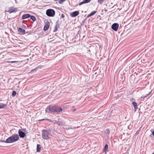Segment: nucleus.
<instances>
[{
    "instance_id": "nucleus-1",
    "label": "nucleus",
    "mask_w": 154,
    "mask_h": 154,
    "mask_svg": "<svg viewBox=\"0 0 154 154\" xmlns=\"http://www.w3.org/2000/svg\"><path fill=\"white\" fill-rule=\"evenodd\" d=\"M19 137L17 134H14L6 140L7 143H12L17 141Z\"/></svg>"
},
{
    "instance_id": "nucleus-2",
    "label": "nucleus",
    "mask_w": 154,
    "mask_h": 154,
    "mask_svg": "<svg viewBox=\"0 0 154 154\" xmlns=\"http://www.w3.org/2000/svg\"><path fill=\"white\" fill-rule=\"evenodd\" d=\"M51 131V130H49L44 129L42 131V136L43 139L48 140L49 138V132Z\"/></svg>"
},
{
    "instance_id": "nucleus-3",
    "label": "nucleus",
    "mask_w": 154,
    "mask_h": 154,
    "mask_svg": "<svg viewBox=\"0 0 154 154\" xmlns=\"http://www.w3.org/2000/svg\"><path fill=\"white\" fill-rule=\"evenodd\" d=\"M55 105H49L45 109V111L46 113H50L54 112Z\"/></svg>"
},
{
    "instance_id": "nucleus-4",
    "label": "nucleus",
    "mask_w": 154,
    "mask_h": 154,
    "mask_svg": "<svg viewBox=\"0 0 154 154\" xmlns=\"http://www.w3.org/2000/svg\"><path fill=\"white\" fill-rule=\"evenodd\" d=\"M46 14L48 17H53L55 15V11L53 9H49L46 10Z\"/></svg>"
},
{
    "instance_id": "nucleus-5",
    "label": "nucleus",
    "mask_w": 154,
    "mask_h": 154,
    "mask_svg": "<svg viewBox=\"0 0 154 154\" xmlns=\"http://www.w3.org/2000/svg\"><path fill=\"white\" fill-rule=\"evenodd\" d=\"M119 26V24L117 23H114L111 26L112 29L115 31H117L118 30Z\"/></svg>"
},
{
    "instance_id": "nucleus-6",
    "label": "nucleus",
    "mask_w": 154,
    "mask_h": 154,
    "mask_svg": "<svg viewBox=\"0 0 154 154\" xmlns=\"http://www.w3.org/2000/svg\"><path fill=\"white\" fill-rule=\"evenodd\" d=\"M55 110L54 112L56 113H59L62 111V108L60 107L55 105Z\"/></svg>"
},
{
    "instance_id": "nucleus-7",
    "label": "nucleus",
    "mask_w": 154,
    "mask_h": 154,
    "mask_svg": "<svg viewBox=\"0 0 154 154\" xmlns=\"http://www.w3.org/2000/svg\"><path fill=\"white\" fill-rule=\"evenodd\" d=\"M9 11H8L10 13L13 12H16L17 11V8H14L13 7H11L9 8Z\"/></svg>"
},
{
    "instance_id": "nucleus-8",
    "label": "nucleus",
    "mask_w": 154,
    "mask_h": 154,
    "mask_svg": "<svg viewBox=\"0 0 154 154\" xmlns=\"http://www.w3.org/2000/svg\"><path fill=\"white\" fill-rule=\"evenodd\" d=\"M18 133L19 134V136L21 138L24 137L26 135L25 133L21 131L20 129H19L18 130Z\"/></svg>"
},
{
    "instance_id": "nucleus-9",
    "label": "nucleus",
    "mask_w": 154,
    "mask_h": 154,
    "mask_svg": "<svg viewBox=\"0 0 154 154\" xmlns=\"http://www.w3.org/2000/svg\"><path fill=\"white\" fill-rule=\"evenodd\" d=\"M56 124L59 125L63 126L65 124L63 121L61 119H59L58 121L56 122Z\"/></svg>"
},
{
    "instance_id": "nucleus-10",
    "label": "nucleus",
    "mask_w": 154,
    "mask_h": 154,
    "mask_svg": "<svg viewBox=\"0 0 154 154\" xmlns=\"http://www.w3.org/2000/svg\"><path fill=\"white\" fill-rule=\"evenodd\" d=\"M79 14L78 11H75L72 13L70 14V16L72 17H75L78 15Z\"/></svg>"
},
{
    "instance_id": "nucleus-11",
    "label": "nucleus",
    "mask_w": 154,
    "mask_h": 154,
    "mask_svg": "<svg viewBox=\"0 0 154 154\" xmlns=\"http://www.w3.org/2000/svg\"><path fill=\"white\" fill-rule=\"evenodd\" d=\"M30 15L29 14H26L23 15L22 16V19H25L30 17Z\"/></svg>"
},
{
    "instance_id": "nucleus-12",
    "label": "nucleus",
    "mask_w": 154,
    "mask_h": 154,
    "mask_svg": "<svg viewBox=\"0 0 154 154\" xmlns=\"http://www.w3.org/2000/svg\"><path fill=\"white\" fill-rule=\"evenodd\" d=\"M59 27V26L58 23V22L57 21L56 22V25L54 27V29L53 31V32H56L58 30V29Z\"/></svg>"
},
{
    "instance_id": "nucleus-13",
    "label": "nucleus",
    "mask_w": 154,
    "mask_h": 154,
    "mask_svg": "<svg viewBox=\"0 0 154 154\" xmlns=\"http://www.w3.org/2000/svg\"><path fill=\"white\" fill-rule=\"evenodd\" d=\"M97 11H93L91 13L89 14L86 17V19L88 17L94 15L95 14L97 13Z\"/></svg>"
},
{
    "instance_id": "nucleus-14",
    "label": "nucleus",
    "mask_w": 154,
    "mask_h": 154,
    "mask_svg": "<svg viewBox=\"0 0 154 154\" xmlns=\"http://www.w3.org/2000/svg\"><path fill=\"white\" fill-rule=\"evenodd\" d=\"M49 27V22H48L47 23H46L44 28V30L45 31H46L48 30Z\"/></svg>"
},
{
    "instance_id": "nucleus-15",
    "label": "nucleus",
    "mask_w": 154,
    "mask_h": 154,
    "mask_svg": "<svg viewBox=\"0 0 154 154\" xmlns=\"http://www.w3.org/2000/svg\"><path fill=\"white\" fill-rule=\"evenodd\" d=\"M41 150V146L40 144H37L36 147V151L37 152H40Z\"/></svg>"
},
{
    "instance_id": "nucleus-16",
    "label": "nucleus",
    "mask_w": 154,
    "mask_h": 154,
    "mask_svg": "<svg viewBox=\"0 0 154 154\" xmlns=\"http://www.w3.org/2000/svg\"><path fill=\"white\" fill-rule=\"evenodd\" d=\"M18 32H21L22 34H23L25 32V30L24 29L19 27L18 28Z\"/></svg>"
},
{
    "instance_id": "nucleus-17",
    "label": "nucleus",
    "mask_w": 154,
    "mask_h": 154,
    "mask_svg": "<svg viewBox=\"0 0 154 154\" xmlns=\"http://www.w3.org/2000/svg\"><path fill=\"white\" fill-rule=\"evenodd\" d=\"M132 104L134 107L135 111H136L138 108L137 104L135 102H133Z\"/></svg>"
},
{
    "instance_id": "nucleus-18",
    "label": "nucleus",
    "mask_w": 154,
    "mask_h": 154,
    "mask_svg": "<svg viewBox=\"0 0 154 154\" xmlns=\"http://www.w3.org/2000/svg\"><path fill=\"white\" fill-rule=\"evenodd\" d=\"M109 132H110L109 130V129H106L105 130V131L104 132L105 134L108 136V135L109 134Z\"/></svg>"
},
{
    "instance_id": "nucleus-19",
    "label": "nucleus",
    "mask_w": 154,
    "mask_h": 154,
    "mask_svg": "<svg viewBox=\"0 0 154 154\" xmlns=\"http://www.w3.org/2000/svg\"><path fill=\"white\" fill-rule=\"evenodd\" d=\"M108 144H106L105 145L104 149L103 150V151L104 152H106L107 151V149L108 148Z\"/></svg>"
},
{
    "instance_id": "nucleus-20",
    "label": "nucleus",
    "mask_w": 154,
    "mask_h": 154,
    "mask_svg": "<svg viewBox=\"0 0 154 154\" xmlns=\"http://www.w3.org/2000/svg\"><path fill=\"white\" fill-rule=\"evenodd\" d=\"M6 106V105L5 104L0 103V109L4 108Z\"/></svg>"
},
{
    "instance_id": "nucleus-21",
    "label": "nucleus",
    "mask_w": 154,
    "mask_h": 154,
    "mask_svg": "<svg viewBox=\"0 0 154 154\" xmlns=\"http://www.w3.org/2000/svg\"><path fill=\"white\" fill-rule=\"evenodd\" d=\"M30 17V19H31L32 20H33L34 21H35L36 20V18L35 17L32 15Z\"/></svg>"
},
{
    "instance_id": "nucleus-22",
    "label": "nucleus",
    "mask_w": 154,
    "mask_h": 154,
    "mask_svg": "<svg viewBox=\"0 0 154 154\" xmlns=\"http://www.w3.org/2000/svg\"><path fill=\"white\" fill-rule=\"evenodd\" d=\"M19 62L18 61H9L7 62V63H17Z\"/></svg>"
},
{
    "instance_id": "nucleus-23",
    "label": "nucleus",
    "mask_w": 154,
    "mask_h": 154,
    "mask_svg": "<svg viewBox=\"0 0 154 154\" xmlns=\"http://www.w3.org/2000/svg\"><path fill=\"white\" fill-rule=\"evenodd\" d=\"M16 94V92L14 91H13L12 93V96L13 97H14L15 96Z\"/></svg>"
},
{
    "instance_id": "nucleus-24",
    "label": "nucleus",
    "mask_w": 154,
    "mask_h": 154,
    "mask_svg": "<svg viewBox=\"0 0 154 154\" xmlns=\"http://www.w3.org/2000/svg\"><path fill=\"white\" fill-rule=\"evenodd\" d=\"M43 120L48 121H49V122H51V119H42L40 120V121H43Z\"/></svg>"
},
{
    "instance_id": "nucleus-25",
    "label": "nucleus",
    "mask_w": 154,
    "mask_h": 154,
    "mask_svg": "<svg viewBox=\"0 0 154 154\" xmlns=\"http://www.w3.org/2000/svg\"><path fill=\"white\" fill-rule=\"evenodd\" d=\"M66 0H59L58 1V3L60 4H61L62 3L65 1Z\"/></svg>"
},
{
    "instance_id": "nucleus-26",
    "label": "nucleus",
    "mask_w": 154,
    "mask_h": 154,
    "mask_svg": "<svg viewBox=\"0 0 154 154\" xmlns=\"http://www.w3.org/2000/svg\"><path fill=\"white\" fill-rule=\"evenodd\" d=\"M104 0H98V2L100 4H101Z\"/></svg>"
},
{
    "instance_id": "nucleus-27",
    "label": "nucleus",
    "mask_w": 154,
    "mask_h": 154,
    "mask_svg": "<svg viewBox=\"0 0 154 154\" xmlns=\"http://www.w3.org/2000/svg\"><path fill=\"white\" fill-rule=\"evenodd\" d=\"M86 3L85 2V1L84 0H83V1L82 2H80L79 4V5H81L83 4Z\"/></svg>"
},
{
    "instance_id": "nucleus-28",
    "label": "nucleus",
    "mask_w": 154,
    "mask_h": 154,
    "mask_svg": "<svg viewBox=\"0 0 154 154\" xmlns=\"http://www.w3.org/2000/svg\"><path fill=\"white\" fill-rule=\"evenodd\" d=\"M37 69V68H36L35 69H32V70H31L30 72L31 73H32V72H33L34 71H35Z\"/></svg>"
},
{
    "instance_id": "nucleus-29",
    "label": "nucleus",
    "mask_w": 154,
    "mask_h": 154,
    "mask_svg": "<svg viewBox=\"0 0 154 154\" xmlns=\"http://www.w3.org/2000/svg\"><path fill=\"white\" fill-rule=\"evenodd\" d=\"M86 3L89 2L91 0H84Z\"/></svg>"
},
{
    "instance_id": "nucleus-30",
    "label": "nucleus",
    "mask_w": 154,
    "mask_h": 154,
    "mask_svg": "<svg viewBox=\"0 0 154 154\" xmlns=\"http://www.w3.org/2000/svg\"><path fill=\"white\" fill-rule=\"evenodd\" d=\"M64 17H65L64 15L63 14H61V18H64Z\"/></svg>"
},
{
    "instance_id": "nucleus-31",
    "label": "nucleus",
    "mask_w": 154,
    "mask_h": 154,
    "mask_svg": "<svg viewBox=\"0 0 154 154\" xmlns=\"http://www.w3.org/2000/svg\"><path fill=\"white\" fill-rule=\"evenodd\" d=\"M150 94V92H149L148 94H146V96H145L144 97H147V96H148L149 94Z\"/></svg>"
},
{
    "instance_id": "nucleus-32",
    "label": "nucleus",
    "mask_w": 154,
    "mask_h": 154,
    "mask_svg": "<svg viewBox=\"0 0 154 154\" xmlns=\"http://www.w3.org/2000/svg\"><path fill=\"white\" fill-rule=\"evenodd\" d=\"M0 141L1 142H4V143H6V140H1Z\"/></svg>"
},
{
    "instance_id": "nucleus-33",
    "label": "nucleus",
    "mask_w": 154,
    "mask_h": 154,
    "mask_svg": "<svg viewBox=\"0 0 154 154\" xmlns=\"http://www.w3.org/2000/svg\"><path fill=\"white\" fill-rule=\"evenodd\" d=\"M152 134L153 136H154V130L152 132Z\"/></svg>"
},
{
    "instance_id": "nucleus-34",
    "label": "nucleus",
    "mask_w": 154,
    "mask_h": 154,
    "mask_svg": "<svg viewBox=\"0 0 154 154\" xmlns=\"http://www.w3.org/2000/svg\"><path fill=\"white\" fill-rule=\"evenodd\" d=\"M114 110H112V111H111V112L112 113V112H114Z\"/></svg>"
},
{
    "instance_id": "nucleus-35",
    "label": "nucleus",
    "mask_w": 154,
    "mask_h": 154,
    "mask_svg": "<svg viewBox=\"0 0 154 154\" xmlns=\"http://www.w3.org/2000/svg\"><path fill=\"white\" fill-rule=\"evenodd\" d=\"M152 154H154V151L153 153H152Z\"/></svg>"
},
{
    "instance_id": "nucleus-36",
    "label": "nucleus",
    "mask_w": 154,
    "mask_h": 154,
    "mask_svg": "<svg viewBox=\"0 0 154 154\" xmlns=\"http://www.w3.org/2000/svg\"><path fill=\"white\" fill-rule=\"evenodd\" d=\"M1 25V23H0V25Z\"/></svg>"
}]
</instances>
